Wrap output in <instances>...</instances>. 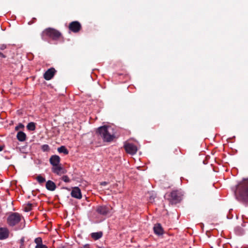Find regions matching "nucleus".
Returning a JSON list of instances; mask_svg holds the SVG:
<instances>
[{
  "instance_id": "1",
  "label": "nucleus",
  "mask_w": 248,
  "mask_h": 248,
  "mask_svg": "<svg viewBox=\"0 0 248 248\" xmlns=\"http://www.w3.org/2000/svg\"><path fill=\"white\" fill-rule=\"evenodd\" d=\"M41 37L42 39L45 41H47L49 39L54 41L63 40L62 33L52 28H47L44 30L41 33Z\"/></svg>"
},
{
  "instance_id": "2",
  "label": "nucleus",
  "mask_w": 248,
  "mask_h": 248,
  "mask_svg": "<svg viewBox=\"0 0 248 248\" xmlns=\"http://www.w3.org/2000/svg\"><path fill=\"white\" fill-rule=\"evenodd\" d=\"M97 132L105 142H111L115 138L113 128L110 126H103L99 127Z\"/></svg>"
},
{
  "instance_id": "3",
  "label": "nucleus",
  "mask_w": 248,
  "mask_h": 248,
  "mask_svg": "<svg viewBox=\"0 0 248 248\" xmlns=\"http://www.w3.org/2000/svg\"><path fill=\"white\" fill-rule=\"evenodd\" d=\"M235 194L238 199L248 203V179L238 185Z\"/></svg>"
},
{
  "instance_id": "4",
  "label": "nucleus",
  "mask_w": 248,
  "mask_h": 248,
  "mask_svg": "<svg viewBox=\"0 0 248 248\" xmlns=\"http://www.w3.org/2000/svg\"><path fill=\"white\" fill-rule=\"evenodd\" d=\"M183 194L181 190H173L165 195V197L172 203L176 204L182 200Z\"/></svg>"
},
{
  "instance_id": "5",
  "label": "nucleus",
  "mask_w": 248,
  "mask_h": 248,
  "mask_svg": "<svg viewBox=\"0 0 248 248\" xmlns=\"http://www.w3.org/2000/svg\"><path fill=\"white\" fill-rule=\"evenodd\" d=\"M21 216L17 213H12L7 217V222L10 226H14L21 220Z\"/></svg>"
},
{
  "instance_id": "6",
  "label": "nucleus",
  "mask_w": 248,
  "mask_h": 248,
  "mask_svg": "<svg viewBox=\"0 0 248 248\" xmlns=\"http://www.w3.org/2000/svg\"><path fill=\"white\" fill-rule=\"evenodd\" d=\"M111 209L112 208L110 205H98L96 207V211L98 214L101 215L107 216L110 213Z\"/></svg>"
},
{
  "instance_id": "7",
  "label": "nucleus",
  "mask_w": 248,
  "mask_h": 248,
  "mask_svg": "<svg viewBox=\"0 0 248 248\" xmlns=\"http://www.w3.org/2000/svg\"><path fill=\"white\" fill-rule=\"evenodd\" d=\"M124 148L127 153L132 155L135 154L138 150L137 146L131 143H125Z\"/></svg>"
},
{
  "instance_id": "8",
  "label": "nucleus",
  "mask_w": 248,
  "mask_h": 248,
  "mask_svg": "<svg viewBox=\"0 0 248 248\" xmlns=\"http://www.w3.org/2000/svg\"><path fill=\"white\" fill-rule=\"evenodd\" d=\"M68 28L70 31L77 33L81 29V25L77 21H73L69 24Z\"/></svg>"
},
{
  "instance_id": "9",
  "label": "nucleus",
  "mask_w": 248,
  "mask_h": 248,
  "mask_svg": "<svg viewBox=\"0 0 248 248\" xmlns=\"http://www.w3.org/2000/svg\"><path fill=\"white\" fill-rule=\"evenodd\" d=\"M51 170L53 173L59 176L66 172V170L62 166L61 164L54 167H52Z\"/></svg>"
},
{
  "instance_id": "10",
  "label": "nucleus",
  "mask_w": 248,
  "mask_h": 248,
  "mask_svg": "<svg viewBox=\"0 0 248 248\" xmlns=\"http://www.w3.org/2000/svg\"><path fill=\"white\" fill-rule=\"evenodd\" d=\"M56 71L55 68L52 67L48 69L44 74V78L46 80H49L54 76Z\"/></svg>"
},
{
  "instance_id": "11",
  "label": "nucleus",
  "mask_w": 248,
  "mask_h": 248,
  "mask_svg": "<svg viewBox=\"0 0 248 248\" xmlns=\"http://www.w3.org/2000/svg\"><path fill=\"white\" fill-rule=\"evenodd\" d=\"M71 195L72 197L78 199L82 198L81 190L78 187L76 186L72 188Z\"/></svg>"
},
{
  "instance_id": "12",
  "label": "nucleus",
  "mask_w": 248,
  "mask_h": 248,
  "mask_svg": "<svg viewBox=\"0 0 248 248\" xmlns=\"http://www.w3.org/2000/svg\"><path fill=\"white\" fill-rule=\"evenodd\" d=\"M153 230L154 233L158 236L162 235L164 233V229L160 223L155 224Z\"/></svg>"
},
{
  "instance_id": "13",
  "label": "nucleus",
  "mask_w": 248,
  "mask_h": 248,
  "mask_svg": "<svg viewBox=\"0 0 248 248\" xmlns=\"http://www.w3.org/2000/svg\"><path fill=\"white\" fill-rule=\"evenodd\" d=\"M61 158L57 155H53L49 158V162L52 167H54L61 164Z\"/></svg>"
},
{
  "instance_id": "14",
  "label": "nucleus",
  "mask_w": 248,
  "mask_h": 248,
  "mask_svg": "<svg viewBox=\"0 0 248 248\" xmlns=\"http://www.w3.org/2000/svg\"><path fill=\"white\" fill-rule=\"evenodd\" d=\"M9 231L6 228H0V240H3L9 237Z\"/></svg>"
},
{
  "instance_id": "15",
  "label": "nucleus",
  "mask_w": 248,
  "mask_h": 248,
  "mask_svg": "<svg viewBox=\"0 0 248 248\" xmlns=\"http://www.w3.org/2000/svg\"><path fill=\"white\" fill-rule=\"evenodd\" d=\"M46 188L50 191H54L56 188V184L52 181L48 180L46 184Z\"/></svg>"
},
{
  "instance_id": "16",
  "label": "nucleus",
  "mask_w": 248,
  "mask_h": 248,
  "mask_svg": "<svg viewBox=\"0 0 248 248\" xmlns=\"http://www.w3.org/2000/svg\"><path fill=\"white\" fill-rule=\"evenodd\" d=\"M16 138L19 141H24L26 139V135L24 132L19 131L17 134Z\"/></svg>"
},
{
  "instance_id": "17",
  "label": "nucleus",
  "mask_w": 248,
  "mask_h": 248,
  "mask_svg": "<svg viewBox=\"0 0 248 248\" xmlns=\"http://www.w3.org/2000/svg\"><path fill=\"white\" fill-rule=\"evenodd\" d=\"M103 233L102 232H93L91 233L92 237L94 240H98L102 236Z\"/></svg>"
},
{
  "instance_id": "18",
  "label": "nucleus",
  "mask_w": 248,
  "mask_h": 248,
  "mask_svg": "<svg viewBox=\"0 0 248 248\" xmlns=\"http://www.w3.org/2000/svg\"><path fill=\"white\" fill-rule=\"evenodd\" d=\"M58 151L60 153H63L65 155H67L68 154V150L64 146H62L58 148Z\"/></svg>"
},
{
  "instance_id": "19",
  "label": "nucleus",
  "mask_w": 248,
  "mask_h": 248,
  "mask_svg": "<svg viewBox=\"0 0 248 248\" xmlns=\"http://www.w3.org/2000/svg\"><path fill=\"white\" fill-rule=\"evenodd\" d=\"M27 128L29 130L34 131L35 129V123L33 122L29 123L27 126Z\"/></svg>"
},
{
  "instance_id": "20",
  "label": "nucleus",
  "mask_w": 248,
  "mask_h": 248,
  "mask_svg": "<svg viewBox=\"0 0 248 248\" xmlns=\"http://www.w3.org/2000/svg\"><path fill=\"white\" fill-rule=\"evenodd\" d=\"M36 180L40 184H42L46 181V179L41 175H39L36 177Z\"/></svg>"
},
{
  "instance_id": "21",
  "label": "nucleus",
  "mask_w": 248,
  "mask_h": 248,
  "mask_svg": "<svg viewBox=\"0 0 248 248\" xmlns=\"http://www.w3.org/2000/svg\"><path fill=\"white\" fill-rule=\"evenodd\" d=\"M41 149L44 152H47L50 149L49 147L47 144L43 145L42 146Z\"/></svg>"
},
{
  "instance_id": "22",
  "label": "nucleus",
  "mask_w": 248,
  "mask_h": 248,
  "mask_svg": "<svg viewBox=\"0 0 248 248\" xmlns=\"http://www.w3.org/2000/svg\"><path fill=\"white\" fill-rule=\"evenodd\" d=\"M35 243L36 244V245H42V239L41 237H37L34 240Z\"/></svg>"
},
{
  "instance_id": "23",
  "label": "nucleus",
  "mask_w": 248,
  "mask_h": 248,
  "mask_svg": "<svg viewBox=\"0 0 248 248\" xmlns=\"http://www.w3.org/2000/svg\"><path fill=\"white\" fill-rule=\"evenodd\" d=\"M32 207V204L31 203H28L25 206L24 210L26 212H29L31 210Z\"/></svg>"
},
{
  "instance_id": "24",
  "label": "nucleus",
  "mask_w": 248,
  "mask_h": 248,
  "mask_svg": "<svg viewBox=\"0 0 248 248\" xmlns=\"http://www.w3.org/2000/svg\"><path fill=\"white\" fill-rule=\"evenodd\" d=\"M24 127V125L21 124L19 123L15 127V130L18 131L20 129H23Z\"/></svg>"
},
{
  "instance_id": "25",
  "label": "nucleus",
  "mask_w": 248,
  "mask_h": 248,
  "mask_svg": "<svg viewBox=\"0 0 248 248\" xmlns=\"http://www.w3.org/2000/svg\"><path fill=\"white\" fill-rule=\"evenodd\" d=\"M62 180L65 182H69L70 179L67 175H64L62 177Z\"/></svg>"
},
{
  "instance_id": "26",
  "label": "nucleus",
  "mask_w": 248,
  "mask_h": 248,
  "mask_svg": "<svg viewBox=\"0 0 248 248\" xmlns=\"http://www.w3.org/2000/svg\"><path fill=\"white\" fill-rule=\"evenodd\" d=\"M7 47V46L5 44H1L0 45V50H4Z\"/></svg>"
},
{
  "instance_id": "27",
  "label": "nucleus",
  "mask_w": 248,
  "mask_h": 248,
  "mask_svg": "<svg viewBox=\"0 0 248 248\" xmlns=\"http://www.w3.org/2000/svg\"><path fill=\"white\" fill-rule=\"evenodd\" d=\"M35 248H48L47 246L45 245L42 244L40 245H36Z\"/></svg>"
},
{
  "instance_id": "28",
  "label": "nucleus",
  "mask_w": 248,
  "mask_h": 248,
  "mask_svg": "<svg viewBox=\"0 0 248 248\" xmlns=\"http://www.w3.org/2000/svg\"><path fill=\"white\" fill-rule=\"evenodd\" d=\"M0 57L2 58H6L7 56L4 53L0 52Z\"/></svg>"
},
{
  "instance_id": "29",
  "label": "nucleus",
  "mask_w": 248,
  "mask_h": 248,
  "mask_svg": "<svg viewBox=\"0 0 248 248\" xmlns=\"http://www.w3.org/2000/svg\"><path fill=\"white\" fill-rule=\"evenodd\" d=\"M4 148V146L0 144V152L2 151Z\"/></svg>"
},
{
  "instance_id": "30",
  "label": "nucleus",
  "mask_w": 248,
  "mask_h": 248,
  "mask_svg": "<svg viewBox=\"0 0 248 248\" xmlns=\"http://www.w3.org/2000/svg\"><path fill=\"white\" fill-rule=\"evenodd\" d=\"M107 184V183L106 182H103L101 183V185L102 186H105Z\"/></svg>"
},
{
  "instance_id": "31",
  "label": "nucleus",
  "mask_w": 248,
  "mask_h": 248,
  "mask_svg": "<svg viewBox=\"0 0 248 248\" xmlns=\"http://www.w3.org/2000/svg\"><path fill=\"white\" fill-rule=\"evenodd\" d=\"M89 248V246H85V248Z\"/></svg>"
}]
</instances>
